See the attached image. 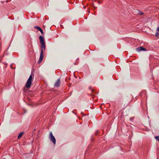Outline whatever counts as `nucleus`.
I'll use <instances>...</instances> for the list:
<instances>
[{
  "mask_svg": "<svg viewBox=\"0 0 159 159\" xmlns=\"http://www.w3.org/2000/svg\"><path fill=\"white\" fill-rule=\"evenodd\" d=\"M45 43L42 44L41 46V47L42 49L41 50V53L40 54V58L39 59L38 61V63H40L42 61L43 58V49L44 50L45 49Z\"/></svg>",
  "mask_w": 159,
  "mask_h": 159,
  "instance_id": "obj_1",
  "label": "nucleus"
},
{
  "mask_svg": "<svg viewBox=\"0 0 159 159\" xmlns=\"http://www.w3.org/2000/svg\"><path fill=\"white\" fill-rule=\"evenodd\" d=\"M32 75H31L28 79L26 84L25 86L27 88H30V87L32 83Z\"/></svg>",
  "mask_w": 159,
  "mask_h": 159,
  "instance_id": "obj_2",
  "label": "nucleus"
},
{
  "mask_svg": "<svg viewBox=\"0 0 159 159\" xmlns=\"http://www.w3.org/2000/svg\"><path fill=\"white\" fill-rule=\"evenodd\" d=\"M49 138L50 140L55 144H56V139L55 137L53 135L52 132H50L49 134Z\"/></svg>",
  "mask_w": 159,
  "mask_h": 159,
  "instance_id": "obj_3",
  "label": "nucleus"
},
{
  "mask_svg": "<svg viewBox=\"0 0 159 159\" xmlns=\"http://www.w3.org/2000/svg\"><path fill=\"white\" fill-rule=\"evenodd\" d=\"M60 80L58 79L54 84V86L55 87H58L60 86Z\"/></svg>",
  "mask_w": 159,
  "mask_h": 159,
  "instance_id": "obj_4",
  "label": "nucleus"
},
{
  "mask_svg": "<svg viewBox=\"0 0 159 159\" xmlns=\"http://www.w3.org/2000/svg\"><path fill=\"white\" fill-rule=\"evenodd\" d=\"M136 50L138 52H140L141 51H146L147 50L146 48H144L142 47H139L136 48Z\"/></svg>",
  "mask_w": 159,
  "mask_h": 159,
  "instance_id": "obj_5",
  "label": "nucleus"
},
{
  "mask_svg": "<svg viewBox=\"0 0 159 159\" xmlns=\"http://www.w3.org/2000/svg\"><path fill=\"white\" fill-rule=\"evenodd\" d=\"M39 39H40L41 44L45 43L43 38L42 36H40L39 37Z\"/></svg>",
  "mask_w": 159,
  "mask_h": 159,
  "instance_id": "obj_6",
  "label": "nucleus"
},
{
  "mask_svg": "<svg viewBox=\"0 0 159 159\" xmlns=\"http://www.w3.org/2000/svg\"><path fill=\"white\" fill-rule=\"evenodd\" d=\"M34 28L35 29H36L38 30L42 34H43V30L39 27L38 26H35L34 27Z\"/></svg>",
  "mask_w": 159,
  "mask_h": 159,
  "instance_id": "obj_7",
  "label": "nucleus"
},
{
  "mask_svg": "<svg viewBox=\"0 0 159 159\" xmlns=\"http://www.w3.org/2000/svg\"><path fill=\"white\" fill-rule=\"evenodd\" d=\"M24 133L23 132H20L19 134V135L18 136V139H19L20 138L21 136L23 135V134Z\"/></svg>",
  "mask_w": 159,
  "mask_h": 159,
  "instance_id": "obj_8",
  "label": "nucleus"
},
{
  "mask_svg": "<svg viewBox=\"0 0 159 159\" xmlns=\"http://www.w3.org/2000/svg\"><path fill=\"white\" fill-rule=\"evenodd\" d=\"M155 36L157 37H159V33L157 32L155 34Z\"/></svg>",
  "mask_w": 159,
  "mask_h": 159,
  "instance_id": "obj_9",
  "label": "nucleus"
},
{
  "mask_svg": "<svg viewBox=\"0 0 159 159\" xmlns=\"http://www.w3.org/2000/svg\"><path fill=\"white\" fill-rule=\"evenodd\" d=\"M138 13L139 15H143V13L142 12H141L139 11H138Z\"/></svg>",
  "mask_w": 159,
  "mask_h": 159,
  "instance_id": "obj_10",
  "label": "nucleus"
},
{
  "mask_svg": "<svg viewBox=\"0 0 159 159\" xmlns=\"http://www.w3.org/2000/svg\"><path fill=\"white\" fill-rule=\"evenodd\" d=\"M155 138L157 140L159 141V136H156Z\"/></svg>",
  "mask_w": 159,
  "mask_h": 159,
  "instance_id": "obj_11",
  "label": "nucleus"
},
{
  "mask_svg": "<svg viewBox=\"0 0 159 159\" xmlns=\"http://www.w3.org/2000/svg\"><path fill=\"white\" fill-rule=\"evenodd\" d=\"M157 30L158 31H159V27H158L157 28Z\"/></svg>",
  "mask_w": 159,
  "mask_h": 159,
  "instance_id": "obj_12",
  "label": "nucleus"
},
{
  "mask_svg": "<svg viewBox=\"0 0 159 159\" xmlns=\"http://www.w3.org/2000/svg\"><path fill=\"white\" fill-rule=\"evenodd\" d=\"M9 2V1H8V0H6V2Z\"/></svg>",
  "mask_w": 159,
  "mask_h": 159,
  "instance_id": "obj_13",
  "label": "nucleus"
},
{
  "mask_svg": "<svg viewBox=\"0 0 159 159\" xmlns=\"http://www.w3.org/2000/svg\"><path fill=\"white\" fill-rule=\"evenodd\" d=\"M1 2H2V3H3L4 2V1H1Z\"/></svg>",
  "mask_w": 159,
  "mask_h": 159,
  "instance_id": "obj_14",
  "label": "nucleus"
},
{
  "mask_svg": "<svg viewBox=\"0 0 159 159\" xmlns=\"http://www.w3.org/2000/svg\"><path fill=\"white\" fill-rule=\"evenodd\" d=\"M84 8H85V7H84Z\"/></svg>",
  "mask_w": 159,
  "mask_h": 159,
  "instance_id": "obj_15",
  "label": "nucleus"
}]
</instances>
